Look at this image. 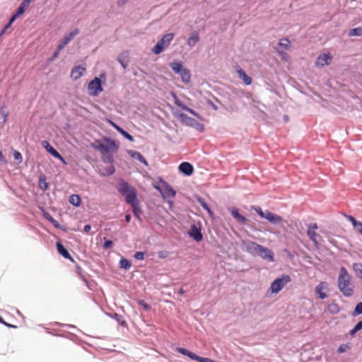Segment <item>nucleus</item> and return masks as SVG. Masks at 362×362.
<instances>
[{
    "mask_svg": "<svg viewBox=\"0 0 362 362\" xmlns=\"http://www.w3.org/2000/svg\"><path fill=\"white\" fill-rule=\"evenodd\" d=\"M13 158H14V159H15V160H16L18 163H21V162H22V160H23V157H22L21 153L19 151H16V150H14V151H13Z\"/></svg>",
    "mask_w": 362,
    "mask_h": 362,
    "instance_id": "obj_44",
    "label": "nucleus"
},
{
    "mask_svg": "<svg viewBox=\"0 0 362 362\" xmlns=\"http://www.w3.org/2000/svg\"><path fill=\"white\" fill-rule=\"evenodd\" d=\"M337 284L339 290L345 297H351L354 294V284L352 276L344 267L340 268Z\"/></svg>",
    "mask_w": 362,
    "mask_h": 362,
    "instance_id": "obj_1",
    "label": "nucleus"
},
{
    "mask_svg": "<svg viewBox=\"0 0 362 362\" xmlns=\"http://www.w3.org/2000/svg\"><path fill=\"white\" fill-rule=\"evenodd\" d=\"M112 246V241L110 240H106L104 243L103 247L105 249L110 248Z\"/></svg>",
    "mask_w": 362,
    "mask_h": 362,
    "instance_id": "obj_52",
    "label": "nucleus"
},
{
    "mask_svg": "<svg viewBox=\"0 0 362 362\" xmlns=\"http://www.w3.org/2000/svg\"><path fill=\"white\" fill-rule=\"evenodd\" d=\"M93 148L99 151L102 154L114 153L117 151L118 147L114 141L105 139V142H96Z\"/></svg>",
    "mask_w": 362,
    "mask_h": 362,
    "instance_id": "obj_3",
    "label": "nucleus"
},
{
    "mask_svg": "<svg viewBox=\"0 0 362 362\" xmlns=\"http://www.w3.org/2000/svg\"><path fill=\"white\" fill-rule=\"evenodd\" d=\"M43 147L47 150V152H49L52 156H53L54 158L59 159L61 160L63 163L66 164V161L64 158L61 156V154L54 148H53L48 141H44L42 142Z\"/></svg>",
    "mask_w": 362,
    "mask_h": 362,
    "instance_id": "obj_13",
    "label": "nucleus"
},
{
    "mask_svg": "<svg viewBox=\"0 0 362 362\" xmlns=\"http://www.w3.org/2000/svg\"><path fill=\"white\" fill-rule=\"evenodd\" d=\"M257 256H259L262 259H267L269 262L274 261V252L269 248L265 247L262 245H261Z\"/></svg>",
    "mask_w": 362,
    "mask_h": 362,
    "instance_id": "obj_12",
    "label": "nucleus"
},
{
    "mask_svg": "<svg viewBox=\"0 0 362 362\" xmlns=\"http://www.w3.org/2000/svg\"><path fill=\"white\" fill-rule=\"evenodd\" d=\"M267 220L272 223H279L282 221L283 218L281 216L274 214L269 211H265V217Z\"/></svg>",
    "mask_w": 362,
    "mask_h": 362,
    "instance_id": "obj_18",
    "label": "nucleus"
},
{
    "mask_svg": "<svg viewBox=\"0 0 362 362\" xmlns=\"http://www.w3.org/2000/svg\"><path fill=\"white\" fill-rule=\"evenodd\" d=\"M198 202L200 204V205L205 209L207 211V212L209 213V214L210 216H212L213 215V212L211 210L210 207L209 206V205L206 203V202L202 199V198H199L198 199Z\"/></svg>",
    "mask_w": 362,
    "mask_h": 362,
    "instance_id": "obj_36",
    "label": "nucleus"
},
{
    "mask_svg": "<svg viewBox=\"0 0 362 362\" xmlns=\"http://www.w3.org/2000/svg\"><path fill=\"white\" fill-rule=\"evenodd\" d=\"M103 90L101 85V80L95 77L90 81L88 85V92L91 96H97Z\"/></svg>",
    "mask_w": 362,
    "mask_h": 362,
    "instance_id": "obj_7",
    "label": "nucleus"
},
{
    "mask_svg": "<svg viewBox=\"0 0 362 362\" xmlns=\"http://www.w3.org/2000/svg\"><path fill=\"white\" fill-rule=\"evenodd\" d=\"M11 25H12V24H11V23H9V22H8V23L6 25V26L4 27V29L6 31V30H7V29H8V28L11 26Z\"/></svg>",
    "mask_w": 362,
    "mask_h": 362,
    "instance_id": "obj_64",
    "label": "nucleus"
},
{
    "mask_svg": "<svg viewBox=\"0 0 362 362\" xmlns=\"http://www.w3.org/2000/svg\"><path fill=\"white\" fill-rule=\"evenodd\" d=\"M57 248L58 252L61 255H62L64 258L70 259L71 261H74V259H72L71 256L70 255V254L69 253L67 250L59 242L57 243Z\"/></svg>",
    "mask_w": 362,
    "mask_h": 362,
    "instance_id": "obj_23",
    "label": "nucleus"
},
{
    "mask_svg": "<svg viewBox=\"0 0 362 362\" xmlns=\"http://www.w3.org/2000/svg\"><path fill=\"white\" fill-rule=\"evenodd\" d=\"M132 208L133 211L135 216H136L139 218V214L141 213V210L139 207V200L136 201V204H129Z\"/></svg>",
    "mask_w": 362,
    "mask_h": 362,
    "instance_id": "obj_38",
    "label": "nucleus"
},
{
    "mask_svg": "<svg viewBox=\"0 0 362 362\" xmlns=\"http://www.w3.org/2000/svg\"><path fill=\"white\" fill-rule=\"evenodd\" d=\"M332 60V56L329 54H320L315 61V66L317 67H323L329 64Z\"/></svg>",
    "mask_w": 362,
    "mask_h": 362,
    "instance_id": "obj_15",
    "label": "nucleus"
},
{
    "mask_svg": "<svg viewBox=\"0 0 362 362\" xmlns=\"http://www.w3.org/2000/svg\"><path fill=\"white\" fill-rule=\"evenodd\" d=\"M119 264H120V267L121 268H123V269H129L131 267L130 262L129 260L126 259H124V258H122L120 260Z\"/></svg>",
    "mask_w": 362,
    "mask_h": 362,
    "instance_id": "obj_39",
    "label": "nucleus"
},
{
    "mask_svg": "<svg viewBox=\"0 0 362 362\" xmlns=\"http://www.w3.org/2000/svg\"><path fill=\"white\" fill-rule=\"evenodd\" d=\"M118 61L119 62V63L121 64V65L122 66V67H123L124 69H126V67H127V64H126V63H124V62L122 59H118Z\"/></svg>",
    "mask_w": 362,
    "mask_h": 362,
    "instance_id": "obj_61",
    "label": "nucleus"
},
{
    "mask_svg": "<svg viewBox=\"0 0 362 362\" xmlns=\"http://www.w3.org/2000/svg\"><path fill=\"white\" fill-rule=\"evenodd\" d=\"M255 210L258 214L259 216L264 218L265 212H264L260 207L255 208Z\"/></svg>",
    "mask_w": 362,
    "mask_h": 362,
    "instance_id": "obj_51",
    "label": "nucleus"
},
{
    "mask_svg": "<svg viewBox=\"0 0 362 362\" xmlns=\"http://www.w3.org/2000/svg\"><path fill=\"white\" fill-rule=\"evenodd\" d=\"M175 104L182 108V110H185V111H187L189 112V113H191L192 115L196 116L197 117H199V114L197 113L194 110L188 107L187 106H186L185 104H183L182 102H181L180 100H179L176 96H175Z\"/></svg>",
    "mask_w": 362,
    "mask_h": 362,
    "instance_id": "obj_24",
    "label": "nucleus"
},
{
    "mask_svg": "<svg viewBox=\"0 0 362 362\" xmlns=\"http://www.w3.org/2000/svg\"><path fill=\"white\" fill-rule=\"evenodd\" d=\"M179 170L186 175H191L194 168L189 163L183 162L179 165Z\"/></svg>",
    "mask_w": 362,
    "mask_h": 362,
    "instance_id": "obj_20",
    "label": "nucleus"
},
{
    "mask_svg": "<svg viewBox=\"0 0 362 362\" xmlns=\"http://www.w3.org/2000/svg\"><path fill=\"white\" fill-rule=\"evenodd\" d=\"M278 45L285 50H289L291 47V42L288 38L281 39Z\"/></svg>",
    "mask_w": 362,
    "mask_h": 362,
    "instance_id": "obj_28",
    "label": "nucleus"
},
{
    "mask_svg": "<svg viewBox=\"0 0 362 362\" xmlns=\"http://www.w3.org/2000/svg\"><path fill=\"white\" fill-rule=\"evenodd\" d=\"M39 186L43 190L48 189V183L46 182V178L44 175H41L39 178Z\"/></svg>",
    "mask_w": 362,
    "mask_h": 362,
    "instance_id": "obj_35",
    "label": "nucleus"
},
{
    "mask_svg": "<svg viewBox=\"0 0 362 362\" xmlns=\"http://www.w3.org/2000/svg\"><path fill=\"white\" fill-rule=\"evenodd\" d=\"M104 160L112 163L113 162V158L112 156H107Z\"/></svg>",
    "mask_w": 362,
    "mask_h": 362,
    "instance_id": "obj_57",
    "label": "nucleus"
},
{
    "mask_svg": "<svg viewBox=\"0 0 362 362\" xmlns=\"http://www.w3.org/2000/svg\"><path fill=\"white\" fill-rule=\"evenodd\" d=\"M243 250L253 256H257L261 245L250 240H245L243 242Z\"/></svg>",
    "mask_w": 362,
    "mask_h": 362,
    "instance_id": "obj_10",
    "label": "nucleus"
},
{
    "mask_svg": "<svg viewBox=\"0 0 362 362\" xmlns=\"http://www.w3.org/2000/svg\"><path fill=\"white\" fill-rule=\"evenodd\" d=\"M176 350L182 355L187 356L192 360H195L198 362H214L209 358L201 357L196 355L194 353L182 347H177Z\"/></svg>",
    "mask_w": 362,
    "mask_h": 362,
    "instance_id": "obj_8",
    "label": "nucleus"
},
{
    "mask_svg": "<svg viewBox=\"0 0 362 362\" xmlns=\"http://www.w3.org/2000/svg\"><path fill=\"white\" fill-rule=\"evenodd\" d=\"M278 54L280 55V57H281V59L284 60V61H288L290 57L288 54H286V52H283L282 50L281 49H276Z\"/></svg>",
    "mask_w": 362,
    "mask_h": 362,
    "instance_id": "obj_45",
    "label": "nucleus"
},
{
    "mask_svg": "<svg viewBox=\"0 0 362 362\" xmlns=\"http://www.w3.org/2000/svg\"><path fill=\"white\" fill-rule=\"evenodd\" d=\"M361 314H362V302H360L356 305L352 315L354 316H356Z\"/></svg>",
    "mask_w": 362,
    "mask_h": 362,
    "instance_id": "obj_41",
    "label": "nucleus"
},
{
    "mask_svg": "<svg viewBox=\"0 0 362 362\" xmlns=\"http://www.w3.org/2000/svg\"><path fill=\"white\" fill-rule=\"evenodd\" d=\"M170 67L174 71V72L176 73V74H180L182 71V69H184L182 67V64L181 63H178V62L171 63L170 64Z\"/></svg>",
    "mask_w": 362,
    "mask_h": 362,
    "instance_id": "obj_33",
    "label": "nucleus"
},
{
    "mask_svg": "<svg viewBox=\"0 0 362 362\" xmlns=\"http://www.w3.org/2000/svg\"><path fill=\"white\" fill-rule=\"evenodd\" d=\"M355 228H357L358 233L362 234V222H358L355 226Z\"/></svg>",
    "mask_w": 362,
    "mask_h": 362,
    "instance_id": "obj_54",
    "label": "nucleus"
},
{
    "mask_svg": "<svg viewBox=\"0 0 362 362\" xmlns=\"http://www.w3.org/2000/svg\"><path fill=\"white\" fill-rule=\"evenodd\" d=\"M28 1H25V0H23L22 1L20 6L18 7V8L16 11L17 15H18V16L22 15L25 12V11L28 8L29 4H28Z\"/></svg>",
    "mask_w": 362,
    "mask_h": 362,
    "instance_id": "obj_32",
    "label": "nucleus"
},
{
    "mask_svg": "<svg viewBox=\"0 0 362 362\" xmlns=\"http://www.w3.org/2000/svg\"><path fill=\"white\" fill-rule=\"evenodd\" d=\"M2 324H3V325H6V327H16V326L12 325H11V324H8V323H7V322H5V321H4V323H2Z\"/></svg>",
    "mask_w": 362,
    "mask_h": 362,
    "instance_id": "obj_63",
    "label": "nucleus"
},
{
    "mask_svg": "<svg viewBox=\"0 0 362 362\" xmlns=\"http://www.w3.org/2000/svg\"><path fill=\"white\" fill-rule=\"evenodd\" d=\"M180 118L182 122L185 123L189 127H194L199 132H202L204 129V127L202 123L187 116L185 114H180Z\"/></svg>",
    "mask_w": 362,
    "mask_h": 362,
    "instance_id": "obj_9",
    "label": "nucleus"
},
{
    "mask_svg": "<svg viewBox=\"0 0 362 362\" xmlns=\"http://www.w3.org/2000/svg\"><path fill=\"white\" fill-rule=\"evenodd\" d=\"M62 49H58V47H57V50L54 52L53 54V59H55L58 57L59 55V52L61 51Z\"/></svg>",
    "mask_w": 362,
    "mask_h": 362,
    "instance_id": "obj_60",
    "label": "nucleus"
},
{
    "mask_svg": "<svg viewBox=\"0 0 362 362\" xmlns=\"http://www.w3.org/2000/svg\"><path fill=\"white\" fill-rule=\"evenodd\" d=\"M155 188L160 192L164 199L174 198L176 195L175 190L165 181H161L160 185L155 186Z\"/></svg>",
    "mask_w": 362,
    "mask_h": 362,
    "instance_id": "obj_6",
    "label": "nucleus"
},
{
    "mask_svg": "<svg viewBox=\"0 0 362 362\" xmlns=\"http://www.w3.org/2000/svg\"><path fill=\"white\" fill-rule=\"evenodd\" d=\"M174 33H170L163 35V37L157 42L153 48V52L156 54L161 53L164 49L168 47L174 37Z\"/></svg>",
    "mask_w": 362,
    "mask_h": 362,
    "instance_id": "obj_5",
    "label": "nucleus"
},
{
    "mask_svg": "<svg viewBox=\"0 0 362 362\" xmlns=\"http://www.w3.org/2000/svg\"><path fill=\"white\" fill-rule=\"evenodd\" d=\"M69 201L72 205L78 206L81 204V199L79 195L72 194L69 197Z\"/></svg>",
    "mask_w": 362,
    "mask_h": 362,
    "instance_id": "obj_31",
    "label": "nucleus"
},
{
    "mask_svg": "<svg viewBox=\"0 0 362 362\" xmlns=\"http://www.w3.org/2000/svg\"><path fill=\"white\" fill-rule=\"evenodd\" d=\"M91 229V226L90 225H86L84 226L83 230L85 233H88Z\"/></svg>",
    "mask_w": 362,
    "mask_h": 362,
    "instance_id": "obj_58",
    "label": "nucleus"
},
{
    "mask_svg": "<svg viewBox=\"0 0 362 362\" xmlns=\"http://www.w3.org/2000/svg\"><path fill=\"white\" fill-rule=\"evenodd\" d=\"M362 329V320L358 322L355 327L350 331V334L354 336L358 331Z\"/></svg>",
    "mask_w": 362,
    "mask_h": 362,
    "instance_id": "obj_40",
    "label": "nucleus"
},
{
    "mask_svg": "<svg viewBox=\"0 0 362 362\" xmlns=\"http://www.w3.org/2000/svg\"><path fill=\"white\" fill-rule=\"evenodd\" d=\"M169 256V252L166 250L160 251L158 252V257L160 259L167 258Z\"/></svg>",
    "mask_w": 362,
    "mask_h": 362,
    "instance_id": "obj_47",
    "label": "nucleus"
},
{
    "mask_svg": "<svg viewBox=\"0 0 362 362\" xmlns=\"http://www.w3.org/2000/svg\"><path fill=\"white\" fill-rule=\"evenodd\" d=\"M115 171V167L112 165H109L105 168V173H104L105 175H112Z\"/></svg>",
    "mask_w": 362,
    "mask_h": 362,
    "instance_id": "obj_46",
    "label": "nucleus"
},
{
    "mask_svg": "<svg viewBox=\"0 0 362 362\" xmlns=\"http://www.w3.org/2000/svg\"><path fill=\"white\" fill-rule=\"evenodd\" d=\"M44 216L55 227H59V223L51 215H49L48 213H45Z\"/></svg>",
    "mask_w": 362,
    "mask_h": 362,
    "instance_id": "obj_43",
    "label": "nucleus"
},
{
    "mask_svg": "<svg viewBox=\"0 0 362 362\" xmlns=\"http://www.w3.org/2000/svg\"><path fill=\"white\" fill-rule=\"evenodd\" d=\"M180 74L181 76L182 80L185 83H189L190 81L191 74L188 69L184 68Z\"/></svg>",
    "mask_w": 362,
    "mask_h": 362,
    "instance_id": "obj_30",
    "label": "nucleus"
},
{
    "mask_svg": "<svg viewBox=\"0 0 362 362\" xmlns=\"http://www.w3.org/2000/svg\"><path fill=\"white\" fill-rule=\"evenodd\" d=\"M138 303H139L141 306H142L145 310H150V308H151L150 305H148V303H146L144 300H139Z\"/></svg>",
    "mask_w": 362,
    "mask_h": 362,
    "instance_id": "obj_48",
    "label": "nucleus"
},
{
    "mask_svg": "<svg viewBox=\"0 0 362 362\" xmlns=\"http://www.w3.org/2000/svg\"><path fill=\"white\" fill-rule=\"evenodd\" d=\"M317 228L318 226L317 223H313L308 226L307 235L315 246H317L318 245L317 238L319 237V235L316 232Z\"/></svg>",
    "mask_w": 362,
    "mask_h": 362,
    "instance_id": "obj_11",
    "label": "nucleus"
},
{
    "mask_svg": "<svg viewBox=\"0 0 362 362\" xmlns=\"http://www.w3.org/2000/svg\"><path fill=\"white\" fill-rule=\"evenodd\" d=\"M8 116V111L6 106L4 105L0 107V127L2 128L5 125Z\"/></svg>",
    "mask_w": 362,
    "mask_h": 362,
    "instance_id": "obj_21",
    "label": "nucleus"
},
{
    "mask_svg": "<svg viewBox=\"0 0 362 362\" xmlns=\"http://www.w3.org/2000/svg\"><path fill=\"white\" fill-rule=\"evenodd\" d=\"M128 153L131 156V157L139 160L141 163H144L146 165H148L147 161L139 152L134 151H129Z\"/></svg>",
    "mask_w": 362,
    "mask_h": 362,
    "instance_id": "obj_27",
    "label": "nucleus"
},
{
    "mask_svg": "<svg viewBox=\"0 0 362 362\" xmlns=\"http://www.w3.org/2000/svg\"><path fill=\"white\" fill-rule=\"evenodd\" d=\"M78 28L74 29L68 35H66L58 45V49H62L64 47L79 33Z\"/></svg>",
    "mask_w": 362,
    "mask_h": 362,
    "instance_id": "obj_14",
    "label": "nucleus"
},
{
    "mask_svg": "<svg viewBox=\"0 0 362 362\" xmlns=\"http://www.w3.org/2000/svg\"><path fill=\"white\" fill-rule=\"evenodd\" d=\"M237 73L246 86H249L252 83V80L250 76H247L245 71L242 69H237Z\"/></svg>",
    "mask_w": 362,
    "mask_h": 362,
    "instance_id": "obj_22",
    "label": "nucleus"
},
{
    "mask_svg": "<svg viewBox=\"0 0 362 362\" xmlns=\"http://www.w3.org/2000/svg\"><path fill=\"white\" fill-rule=\"evenodd\" d=\"M362 35V28H356L349 30V36H361Z\"/></svg>",
    "mask_w": 362,
    "mask_h": 362,
    "instance_id": "obj_37",
    "label": "nucleus"
},
{
    "mask_svg": "<svg viewBox=\"0 0 362 362\" xmlns=\"http://www.w3.org/2000/svg\"><path fill=\"white\" fill-rule=\"evenodd\" d=\"M121 134L130 141H134V138L127 132L123 130Z\"/></svg>",
    "mask_w": 362,
    "mask_h": 362,
    "instance_id": "obj_49",
    "label": "nucleus"
},
{
    "mask_svg": "<svg viewBox=\"0 0 362 362\" xmlns=\"http://www.w3.org/2000/svg\"><path fill=\"white\" fill-rule=\"evenodd\" d=\"M125 220L127 222H129L131 221V215L130 214H127L125 216Z\"/></svg>",
    "mask_w": 362,
    "mask_h": 362,
    "instance_id": "obj_62",
    "label": "nucleus"
},
{
    "mask_svg": "<svg viewBox=\"0 0 362 362\" xmlns=\"http://www.w3.org/2000/svg\"><path fill=\"white\" fill-rule=\"evenodd\" d=\"M327 286V284L325 281H322L317 286H316L315 292L320 299H325L327 297V295L323 292V290L326 289Z\"/></svg>",
    "mask_w": 362,
    "mask_h": 362,
    "instance_id": "obj_19",
    "label": "nucleus"
},
{
    "mask_svg": "<svg viewBox=\"0 0 362 362\" xmlns=\"http://www.w3.org/2000/svg\"><path fill=\"white\" fill-rule=\"evenodd\" d=\"M118 192L125 198L126 202L129 204H136L137 193L136 189L127 182L122 180L117 185Z\"/></svg>",
    "mask_w": 362,
    "mask_h": 362,
    "instance_id": "obj_2",
    "label": "nucleus"
},
{
    "mask_svg": "<svg viewBox=\"0 0 362 362\" xmlns=\"http://www.w3.org/2000/svg\"><path fill=\"white\" fill-rule=\"evenodd\" d=\"M327 309L329 312L332 314H337L340 311L339 305L335 302H332L330 304H329Z\"/></svg>",
    "mask_w": 362,
    "mask_h": 362,
    "instance_id": "obj_29",
    "label": "nucleus"
},
{
    "mask_svg": "<svg viewBox=\"0 0 362 362\" xmlns=\"http://www.w3.org/2000/svg\"><path fill=\"white\" fill-rule=\"evenodd\" d=\"M291 278L288 274H283L274 280L270 286L272 293H278L287 284L291 282Z\"/></svg>",
    "mask_w": 362,
    "mask_h": 362,
    "instance_id": "obj_4",
    "label": "nucleus"
},
{
    "mask_svg": "<svg viewBox=\"0 0 362 362\" xmlns=\"http://www.w3.org/2000/svg\"><path fill=\"white\" fill-rule=\"evenodd\" d=\"M348 219L349 221H351V223H352V225L355 227L356 226V224L358 223V221H357L353 216H349L348 217Z\"/></svg>",
    "mask_w": 362,
    "mask_h": 362,
    "instance_id": "obj_53",
    "label": "nucleus"
},
{
    "mask_svg": "<svg viewBox=\"0 0 362 362\" xmlns=\"http://www.w3.org/2000/svg\"><path fill=\"white\" fill-rule=\"evenodd\" d=\"M353 269L355 271L356 275L362 279V264L361 263H354Z\"/></svg>",
    "mask_w": 362,
    "mask_h": 362,
    "instance_id": "obj_34",
    "label": "nucleus"
},
{
    "mask_svg": "<svg viewBox=\"0 0 362 362\" xmlns=\"http://www.w3.org/2000/svg\"><path fill=\"white\" fill-rule=\"evenodd\" d=\"M231 214L240 223H245L247 221V218L241 215L238 210L236 209H233L231 210Z\"/></svg>",
    "mask_w": 362,
    "mask_h": 362,
    "instance_id": "obj_26",
    "label": "nucleus"
},
{
    "mask_svg": "<svg viewBox=\"0 0 362 362\" xmlns=\"http://www.w3.org/2000/svg\"><path fill=\"white\" fill-rule=\"evenodd\" d=\"M199 35L197 32H193L187 40V45L192 47L199 41Z\"/></svg>",
    "mask_w": 362,
    "mask_h": 362,
    "instance_id": "obj_25",
    "label": "nucleus"
},
{
    "mask_svg": "<svg viewBox=\"0 0 362 362\" xmlns=\"http://www.w3.org/2000/svg\"><path fill=\"white\" fill-rule=\"evenodd\" d=\"M86 71V68L82 66H74L71 69V77L74 80L76 81L78 78H81V76L83 75V72Z\"/></svg>",
    "mask_w": 362,
    "mask_h": 362,
    "instance_id": "obj_16",
    "label": "nucleus"
},
{
    "mask_svg": "<svg viewBox=\"0 0 362 362\" xmlns=\"http://www.w3.org/2000/svg\"><path fill=\"white\" fill-rule=\"evenodd\" d=\"M0 162L1 163H6V158L4 156L3 153L0 151Z\"/></svg>",
    "mask_w": 362,
    "mask_h": 362,
    "instance_id": "obj_59",
    "label": "nucleus"
},
{
    "mask_svg": "<svg viewBox=\"0 0 362 362\" xmlns=\"http://www.w3.org/2000/svg\"><path fill=\"white\" fill-rule=\"evenodd\" d=\"M20 16L17 15V13H16L11 18V19L9 20V23H11V24L16 20V18L18 17H19Z\"/></svg>",
    "mask_w": 362,
    "mask_h": 362,
    "instance_id": "obj_56",
    "label": "nucleus"
},
{
    "mask_svg": "<svg viewBox=\"0 0 362 362\" xmlns=\"http://www.w3.org/2000/svg\"><path fill=\"white\" fill-rule=\"evenodd\" d=\"M189 235L194 240L197 242H200L203 239V235L201 233V230L198 228L195 225H192L190 228Z\"/></svg>",
    "mask_w": 362,
    "mask_h": 362,
    "instance_id": "obj_17",
    "label": "nucleus"
},
{
    "mask_svg": "<svg viewBox=\"0 0 362 362\" xmlns=\"http://www.w3.org/2000/svg\"><path fill=\"white\" fill-rule=\"evenodd\" d=\"M351 349V346L349 344H343L339 346L338 348V353L341 354L346 352V351Z\"/></svg>",
    "mask_w": 362,
    "mask_h": 362,
    "instance_id": "obj_42",
    "label": "nucleus"
},
{
    "mask_svg": "<svg viewBox=\"0 0 362 362\" xmlns=\"http://www.w3.org/2000/svg\"><path fill=\"white\" fill-rule=\"evenodd\" d=\"M134 257L136 259L142 260L144 259V253L143 252H136Z\"/></svg>",
    "mask_w": 362,
    "mask_h": 362,
    "instance_id": "obj_50",
    "label": "nucleus"
},
{
    "mask_svg": "<svg viewBox=\"0 0 362 362\" xmlns=\"http://www.w3.org/2000/svg\"><path fill=\"white\" fill-rule=\"evenodd\" d=\"M112 125L121 134L122 132V131L124 130L123 129H122L120 127H119L118 125H117L116 124L113 123V122H111Z\"/></svg>",
    "mask_w": 362,
    "mask_h": 362,
    "instance_id": "obj_55",
    "label": "nucleus"
}]
</instances>
